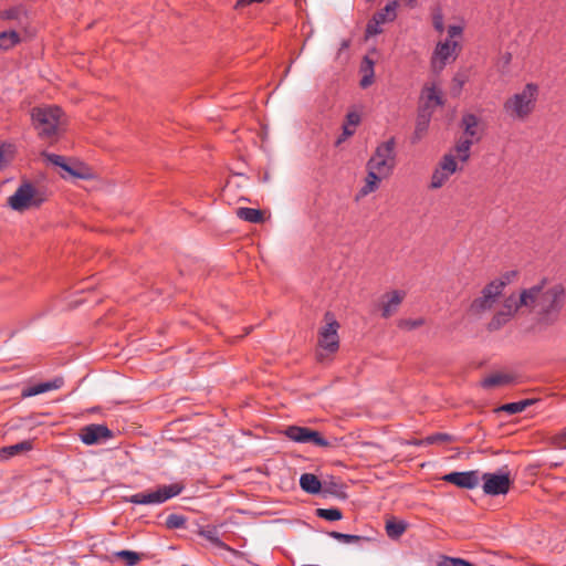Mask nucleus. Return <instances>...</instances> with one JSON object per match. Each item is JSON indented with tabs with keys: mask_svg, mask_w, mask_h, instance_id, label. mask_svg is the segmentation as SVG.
<instances>
[{
	"mask_svg": "<svg viewBox=\"0 0 566 566\" xmlns=\"http://www.w3.org/2000/svg\"><path fill=\"white\" fill-rule=\"evenodd\" d=\"M531 300L526 294V289H522L520 294L514 293L506 296L502 303L501 308L492 316L488 324V329L499 331L505 324H507L518 312L525 310L528 312V303Z\"/></svg>",
	"mask_w": 566,
	"mask_h": 566,
	"instance_id": "4",
	"label": "nucleus"
},
{
	"mask_svg": "<svg viewBox=\"0 0 566 566\" xmlns=\"http://www.w3.org/2000/svg\"><path fill=\"white\" fill-rule=\"evenodd\" d=\"M438 168H440L442 171H444L449 176L454 174L458 168L454 156L451 154L444 155L442 157Z\"/></svg>",
	"mask_w": 566,
	"mask_h": 566,
	"instance_id": "36",
	"label": "nucleus"
},
{
	"mask_svg": "<svg viewBox=\"0 0 566 566\" xmlns=\"http://www.w3.org/2000/svg\"><path fill=\"white\" fill-rule=\"evenodd\" d=\"M517 275L516 271H507L505 272L501 277L494 279L491 281V283H502V292L506 287L507 284H510L513 279Z\"/></svg>",
	"mask_w": 566,
	"mask_h": 566,
	"instance_id": "46",
	"label": "nucleus"
},
{
	"mask_svg": "<svg viewBox=\"0 0 566 566\" xmlns=\"http://www.w3.org/2000/svg\"><path fill=\"white\" fill-rule=\"evenodd\" d=\"M321 493L324 496L333 495L337 499H346L347 493L345 490V486L342 483L335 482V481H324L322 483V490Z\"/></svg>",
	"mask_w": 566,
	"mask_h": 566,
	"instance_id": "23",
	"label": "nucleus"
},
{
	"mask_svg": "<svg viewBox=\"0 0 566 566\" xmlns=\"http://www.w3.org/2000/svg\"><path fill=\"white\" fill-rule=\"evenodd\" d=\"M237 216L241 220L251 222V223H260L263 221V212L260 209L241 207L237 210Z\"/></svg>",
	"mask_w": 566,
	"mask_h": 566,
	"instance_id": "27",
	"label": "nucleus"
},
{
	"mask_svg": "<svg viewBox=\"0 0 566 566\" xmlns=\"http://www.w3.org/2000/svg\"><path fill=\"white\" fill-rule=\"evenodd\" d=\"M115 557L122 559L126 566H135L140 560L138 553L126 549L116 552Z\"/></svg>",
	"mask_w": 566,
	"mask_h": 566,
	"instance_id": "35",
	"label": "nucleus"
},
{
	"mask_svg": "<svg viewBox=\"0 0 566 566\" xmlns=\"http://www.w3.org/2000/svg\"><path fill=\"white\" fill-rule=\"evenodd\" d=\"M432 24L436 31L442 33L444 31L443 13L440 9H437L432 13Z\"/></svg>",
	"mask_w": 566,
	"mask_h": 566,
	"instance_id": "45",
	"label": "nucleus"
},
{
	"mask_svg": "<svg viewBox=\"0 0 566 566\" xmlns=\"http://www.w3.org/2000/svg\"><path fill=\"white\" fill-rule=\"evenodd\" d=\"M187 518L181 514H169L166 518V527L169 530H178L186 527Z\"/></svg>",
	"mask_w": 566,
	"mask_h": 566,
	"instance_id": "38",
	"label": "nucleus"
},
{
	"mask_svg": "<svg viewBox=\"0 0 566 566\" xmlns=\"http://www.w3.org/2000/svg\"><path fill=\"white\" fill-rule=\"evenodd\" d=\"M199 535L220 548H228L219 536V530L216 526H207L199 531Z\"/></svg>",
	"mask_w": 566,
	"mask_h": 566,
	"instance_id": "28",
	"label": "nucleus"
},
{
	"mask_svg": "<svg viewBox=\"0 0 566 566\" xmlns=\"http://www.w3.org/2000/svg\"><path fill=\"white\" fill-rule=\"evenodd\" d=\"M300 485L302 490L308 494H318L322 490V482L312 473H303L300 476Z\"/></svg>",
	"mask_w": 566,
	"mask_h": 566,
	"instance_id": "21",
	"label": "nucleus"
},
{
	"mask_svg": "<svg viewBox=\"0 0 566 566\" xmlns=\"http://www.w3.org/2000/svg\"><path fill=\"white\" fill-rule=\"evenodd\" d=\"M361 116L356 111H350L347 113L345 117V122L343 124V132L342 135L336 140V145L342 144L345 142L348 137L353 136L355 134L356 127L360 124Z\"/></svg>",
	"mask_w": 566,
	"mask_h": 566,
	"instance_id": "18",
	"label": "nucleus"
},
{
	"mask_svg": "<svg viewBox=\"0 0 566 566\" xmlns=\"http://www.w3.org/2000/svg\"><path fill=\"white\" fill-rule=\"evenodd\" d=\"M395 145L396 142L394 137L379 144L376 147L374 155L366 164L367 169H373L380 176L388 177L396 166Z\"/></svg>",
	"mask_w": 566,
	"mask_h": 566,
	"instance_id": "5",
	"label": "nucleus"
},
{
	"mask_svg": "<svg viewBox=\"0 0 566 566\" xmlns=\"http://www.w3.org/2000/svg\"><path fill=\"white\" fill-rule=\"evenodd\" d=\"M398 2L396 0L389 1L381 10L376 12L373 17L378 19L380 22H392L397 17Z\"/></svg>",
	"mask_w": 566,
	"mask_h": 566,
	"instance_id": "26",
	"label": "nucleus"
},
{
	"mask_svg": "<svg viewBox=\"0 0 566 566\" xmlns=\"http://www.w3.org/2000/svg\"><path fill=\"white\" fill-rule=\"evenodd\" d=\"M365 63H369V73L364 74V76L360 80V86L363 88H366L370 86L374 82V62L368 56L364 57Z\"/></svg>",
	"mask_w": 566,
	"mask_h": 566,
	"instance_id": "42",
	"label": "nucleus"
},
{
	"mask_svg": "<svg viewBox=\"0 0 566 566\" xmlns=\"http://www.w3.org/2000/svg\"><path fill=\"white\" fill-rule=\"evenodd\" d=\"M536 399H524L515 402L505 403L501 407L502 411H505L510 415L518 413L525 410L527 407L534 405Z\"/></svg>",
	"mask_w": 566,
	"mask_h": 566,
	"instance_id": "32",
	"label": "nucleus"
},
{
	"mask_svg": "<svg viewBox=\"0 0 566 566\" xmlns=\"http://www.w3.org/2000/svg\"><path fill=\"white\" fill-rule=\"evenodd\" d=\"M406 6L413 8L417 3V0H403Z\"/></svg>",
	"mask_w": 566,
	"mask_h": 566,
	"instance_id": "51",
	"label": "nucleus"
},
{
	"mask_svg": "<svg viewBox=\"0 0 566 566\" xmlns=\"http://www.w3.org/2000/svg\"><path fill=\"white\" fill-rule=\"evenodd\" d=\"M365 185L360 188L359 195L365 197L378 189L381 177L377 171L367 169Z\"/></svg>",
	"mask_w": 566,
	"mask_h": 566,
	"instance_id": "24",
	"label": "nucleus"
},
{
	"mask_svg": "<svg viewBox=\"0 0 566 566\" xmlns=\"http://www.w3.org/2000/svg\"><path fill=\"white\" fill-rule=\"evenodd\" d=\"M381 24H382V22H380L375 17H373L367 23L366 35L374 36V35L381 33L382 32Z\"/></svg>",
	"mask_w": 566,
	"mask_h": 566,
	"instance_id": "43",
	"label": "nucleus"
},
{
	"mask_svg": "<svg viewBox=\"0 0 566 566\" xmlns=\"http://www.w3.org/2000/svg\"><path fill=\"white\" fill-rule=\"evenodd\" d=\"M20 42V35L14 30L0 32V49L9 50Z\"/></svg>",
	"mask_w": 566,
	"mask_h": 566,
	"instance_id": "29",
	"label": "nucleus"
},
{
	"mask_svg": "<svg viewBox=\"0 0 566 566\" xmlns=\"http://www.w3.org/2000/svg\"><path fill=\"white\" fill-rule=\"evenodd\" d=\"M501 295L502 283H488L481 294L471 302L469 312L472 315L481 316L494 307Z\"/></svg>",
	"mask_w": 566,
	"mask_h": 566,
	"instance_id": "9",
	"label": "nucleus"
},
{
	"mask_svg": "<svg viewBox=\"0 0 566 566\" xmlns=\"http://www.w3.org/2000/svg\"><path fill=\"white\" fill-rule=\"evenodd\" d=\"M63 382L64 381L62 378H54L53 380L50 381L39 382L33 386L25 387L21 391V397L30 398L51 390L59 389L62 387Z\"/></svg>",
	"mask_w": 566,
	"mask_h": 566,
	"instance_id": "16",
	"label": "nucleus"
},
{
	"mask_svg": "<svg viewBox=\"0 0 566 566\" xmlns=\"http://www.w3.org/2000/svg\"><path fill=\"white\" fill-rule=\"evenodd\" d=\"M184 490L180 483L160 485L156 490L140 492L125 497V502L139 505H159L179 495Z\"/></svg>",
	"mask_w": 566,
	"mask_h": 566,
	"instance_id": "6",
	"label": "nucleus"
},
{
	"mask_svg": "<svg viewBox=\"0 0 566 566\" xmlns=\"http://www.w3.org/2000/svg\"><path fill=\"white\" fill-rule=\"evenodd\" d=\"M22 14V10L20 8H10L1 12V18L4 20H18Z\"/></svg>",
	"mask_w": 566,
	"mask_h": 566,
	"instance_id": "47",
	"label": "nucleus"
},
{
	"mask_svg": "<svg viewBox=\"0 0 566 566\" xmlns=\"http://www.w3.org/2000/svg\"><path fill=\"white\" fill-rule=\"evenodd\" d=\"M462 32H463V27L455 25V24L449 25V28H448V38H449V40L452 41V39H454L457 36H461Z\"/></svg>",
	"mask_w": 566,
	"mask_h": 566,
	"instance_id": "49",
	"label": "nucleus"
},
{
	"mask_svg": "<svg viewBox=\"0 0 566 566\" xmlns=\"http://www.w3.org/2000/svg\"><path fill=\"white\" fill-rule=\"evenodd\" d=\"M446 482L452 483L462 489H474L479 485L478 471L451 472L443 476Z\"/></svg>",
	"mask_w": 566,
	"mask_h": 566,
	"instance_id": "15",
	"label": "nucleus"
},
{
	"mask_svg": "<svg viewBox=\"0 0 566 566\" xmlns=\"http://www.w3.org/2000/svg\"><path fill=\"white\" fill-rule=\"evenodd\" d=\"M538 85L527 83L503 103L504 113L514 120H525L535 109L538 97Z\"/></svg>",
	"mask_w": 566,
	"mask_h": 566,
	"instance_id": "3",
	"label": "nucleus"
},
{
	"mask_svg": "<svg viewBox=\"0 0 566 566\" xmlns=\"http://www.w3.org/2000/svg\"><path fill=\"white\" fill-rule=\"evenodd\" d=\"M329 536L340 543H344V544H360L363 542L370 541V538L366 537V536L345 534V533L335 532V531L331 532Z\"/></svg>",
	"mask_w": 566,
	"mask_h": 566,
	"instance_id": "31",
	"label": "nucleus"
},
{
	"mask_svg": "<svg viewBox=\"0 0 566 566\" xmlns=\"http://www.w3.org/2000/svg\"><path fill=\"white\" fill-rule=\"evenodd\" d=\"M32 449L30 441H22L13 446L4 447L0 450V458L8 459L18 454L21 451H29Z\"/></svg>",
	"mask_w": 566,
	"mask_h": 566,
	"instance_id": "30",
	"label": "nucleus"
},
{
	"mask_svg": "<svg viewBox=\"0 0 566 566\" xmlns=\"http://www.w3.org/2000/svg\"><path fill=\"white\" fill-rule=\"evenodd\" d=\"M455 438L449 433L437 432L416 442L417 446L453 442Z\"/></svg>",
	"mask_w": 566,
	"mask_h": 566,
	"instance_id": "33",
	"label": "nucleus"
},
{
	"mask_svg": "<svg viewBox=\"0 0 566 566\" xmlns=\"http://www.w3.org/2000/svg\"><path fill=\"white\" fill-rule=\"evenodd\" d=\"M403 297H405V293L401 291H392L391 293H389L388 300L382 303L381 316L385 318H388L394 313H396L398 307L400 306Z\"/></svg>",
	"mask_w": 566,
	"mask_h": 566,
	"instance_id": "19",
	"label": "nucleus"
},
{
	"mask_svg": "<svg viewBox=\"0 0 566 566\" xmlns=\"http://www.w3.org/2000/svg\"><path fill=\"white\" fill-rule=\"evenodd\" d=\"M530 298L528 313L536 316L543 326L554 325L560 316L566 303V290L562 283L542 279L538 283L526 287Z\"/></svg>",
	"mask_w": 566,
	"mask_h": 566,
	"instance_id": "1",
	"label": "nucleus"
},
{
	"mask_svg": "<svg viewBox=\"0 0 566 566\" xmlns=\"http://www.w3.org/2000/svg\"><path fill=\"white\" fill-rule=\"evenodd\" d=\"M473 144L472 139H461L455 145V151L458 153L459 159L461 161H467L470 158V148Z\"/></svg>",
	"mask_w": 566,
	"mask_h": 566,
	"instance_id": "37",
	"label": "nucleus"
},
{
	"mask_svg": "<svg viewBox=\"0 0 566 566\" xmlns=\"http://www.w3.org/2000/svg\"><path fill=\"white\" fill-rule=\"evenodd\" d=\"M432 112H427L426 109H419L417 116L416 128L412 137V142L416 143L420 140L426 134L430 120H431Z\"/></svg>",
	"mask_w": 566,
	"mask_h": 566,
	"instance_id": "20",
	"label": "nucleus"
},
{
	"mask_svg": "<svg viewBox=\"0 0 566 566\" xmlns=\"http://www.w3.org/2000/svg\"><path fill=\"white\" fill-rule=\"evenodd\" d=\"M420 99L421 106L419 109H426L427 112L432 113L436 107L444 104L442 93L434 83L426 84L423 86Z\"/></svg>",
	"mask_w": 566,
	"mask_h": 566,
	"instance_id": "14",
	"label": "nucleus"
},
{
	"mask_svg": "<svg viewBox=\"0 0 566 566\" xmlns=\"http://www.w3.org/2000/svg\"><path fill=\"white\" fill-rule=\"evenodd\" d=\"M479 117L472 113H465L463 114L462 118H461V127L463 128V132H464V135L471 137V138H476V140H479L480 138L478 137V126H479Z\"/></svg>",
	"mask_w": 566,
	"mask_h": 566,
	"instance_id": "22",
	"label": "nucleus"
},
{
	"mask_svg": "<svg viewBox=\"0 0 566 566\" xmlns=\"http://www.w3.org/2000/svg\"><path fill=\"white\" fill-rule=\"evenodd\" d=\"M182 566H188V565H182Z\"/></svg>",
	"mask_w": 566,
	"mask_h": 566,
	"instance_id": "53",
	"label": "nucleus"
},
{
	"mask_svg": "<svg viewBox=\"0 0 566 566\" xmlns=\"http://www.w3.org/2000/svg\"><path fill=\"white\" fill-rule=\"evenodd\" d=\"M42 157H44L48 161H50L54 166L62 168L64 171H66L69 175L73 176V177L81 178V179L88 178V174L85 172L83 169H75V168L71 167L69 164H66L65 158L63 156L43 151Z\"/></svg>",
	"mask_w": 566,
	"mask_h": 566,
	"instance_id": "17",
	"label": "nucleus"
},
{
	"mask_svg": "<svg viewBox=\"0 0 566 566\" xmlns=\"http://www.w3.org/2000/svg\"><path fill=\"white\" fill-rule=\"evenodd\" d=\"M465 81H467L465 75L459 74V73L454 75V77L452 80V88H451L452 94L454 96H458L461 93L463 85L465 84Z\"/></svg>",
	"mask_w": 566,
	"mask_h": 566,
	"instance_id": "44",
	"label": "nucleus"
},
{
	"mask_svg": "<svg viewBox=\"0 0 566 566\" xmlns=\"http://www.w3.org/2000/svg\"><path fill=\"white\" fill-rule=\"evenodd\" d=\"M316 515L327 521H339L343 517V513L339 509H317Z\"/></svg>",
	"mask_w": 566,
	"mask_h": 566,
	"instance_id": "39",
	"label": "nucleus"
},
{
	"mask_svg": "<svg viewBox=\"0 0 566 566\" xmlns=\"http://www.w3.org/2000/svg\"><path fill=\"white\" fill-rule=\"evenodd\" d=\"M459 48L458 41L447 39L446 41L438 42L431 57L432 71L440 73L450 60L454 61L458 56L457 50Z\"/></svg>",
	"mask_w": 566,
	"mask_h": 566,
	"instance_id": "12",
	"label": "nucleus"
},
{
	"mask_svg": "<svg viewBox=\"0 0 566 566\" xmlns=\"http://www.w3.org/2000/svg\"><path fill=\"white\" fill-rule=\"evenodd\" d=\"M349 46V41L348 40H344L340 44V50H345Z\"/></svg>",
	"mask_w": 566,
	"mask_h": 566,
	"instance_id": "52",
	"label": "nucleus"
},
{
	"mask_svg": "<svg viewBox=\"0 0 566 566\" xmlns=\"http://www.w3.org/2000/svg\"><path fill=\"white\" fill-rule=\"evenodd\" d=\"M513 376L509 375V374H501V373H495V374H491L490 376L485 377L481 385L483 388H492V387H496V386H503V385H509L513 381Z\"/></svg>",
	"mask_w": 566,
	"mask_h": 566,
	"instance_id": "25",
	"label": "nucleus"
},
{
	"mask_svg": "<svg viewBox=\"0 0 566 566\" xmlns=\"http://www.w3.org/2000/svg\"><path fill=\"white\" fill-rule=\"evenodd\" d=\"M407 528V524L405 522H394L389 521L386 524V531L389 537L398 538L400 537Z\"/></svg>",
	"mask_w": 566,
	"mask_h": 566,
	"instance_id": "34",
	"label": "nucleus"
},
{
	"mask_svg": "<svg viewBox=\"0 0 566 566\" xmlns=\"http://www.w3.org/2000/svg\"><path fill=\"white\" fill-rule=\"evenodd\" d=\"M326 325L318 333V345L328 353H336L339 348V324L331 312L325 313Z\"/></svg>",
	"mask_w": 566,
	"mask_h": 566,
	"instance_id": "11",
	"label": "nucleus"
},
{
	"mask_svg": "<svg viewBox=\"0 0 566 566\" xmlns=\"http://www.w3.org/2000/svg\"><path fill=\"white\" fill-rule=\"evenodd\" d=\"M12 159L11 145L0 144V170L6 168Z\"/></svg>",
	"mask_w": 566,
	"mask_h": 566,
	"instance_id": "41",
	"label": "nucleus"
},
{
	"mask_svg": "<svg viewBox=\"0 0 566 566\" xmlns=\"http://www.w3.org/2000/svg\"><path fill=\"white\" fill-rule=\"evenodd\" d=\"M43 198L39 197L35 187L29 182H22L18 189L8 198V206L18 212L25 211L32 207H40Z\"/></svg>",
	"mask_w": 566,
	"mask_h": 566,
	"instance_id": "8",
	"label": "nucleus"
},
{
	"mask_svg": "<svg viewBox=\"0 0 566 566\" xmlns=\"http://www.w3.org/2000/svg\"><path fill=\"white\" fill-rule=\"evenodd\" d=\"M284 436L296 443H310L322 448H336L338 447L339 442L337 438L328 440L324 438L319 431L301 426L286 427L284 430Z\"/></svg>",
	"mask_w": 566,
	"mask_h": 566,
	"instance_id": "7",
	"label": "nucleus"
},
{
	"mask_svg": "<svg viewBox=\"0 0 566 566\" xmlns=\"http://www.w3.org/2000/svg\"><path fill=\"white\" fill-rule=\"evenodd\" d=\"M423 324V319H401L399 322V327L406 329H415Z\"/></svg>",
	"mask_w": 566,
	"mask_h": 566,
	"instance_id": "48",
	"label": "nucleus"
},
{
	"mask_svg": "<svg viewBox=\"0 0 566 566\" xmlns=\"http://www.w3.org/2000/svg\"><path fill=\"white\" fill-rule=\"evenodd\" d=\"M449 175L442 171L440 168H437L431 177L430 188L439 189L441 188L446 181L449 179Z\"/></svg>",
	"mask_w": 566,
	"mask_h": 566,
	"instance_id": "40",
	"label": "nucleus"
},
{
	"mask_svg": "<svg viewBox=\"0 0 566 566\" xmlns=\"http://www.w3.org/2000/svg\"><path fill=\"white\" fill-rule=\"evenodd\" d=\"M30 115L32 125L42 139L56 138L66 124L63 109L56 105L35 106Z\"/></svg>",
	"mask_w": 566,
	"mask_h": 566,
	"instance_id": "2",
	"label": "nucleus"
},
{
	"mask_svg": "<svg viewBox=\"0 0 566 566\" xmlns=\"http://www.w3.org/2000/svg\"><path fill=\"white\" fill-rule=\"evenodd\" d=\"M361 71L366 74L369 73V63L363 61Z\"/></svg>",
	"mask_w": 566,
	"mask_h": 566,
	"instance_id": "50",
	"label": "nucleus"
},
{
	"mask_svg": "<svg viewBox=\"0 0 566 566\" xmlns=\"http://www.w3.org/2000/svg\"><path fill=\"white\" fill-rule=\"evenodd\" d=\"M481 479L484 494L491 496L507 494L512 484L510 473L501 470L493 473H483Z\"/></svg>",
	"mask_w": 566,
	"mask_h": 566,
	"instance_id": "10",
	"label": "nucleus"
},
{
	"mask_svg": "<svg viewBox=\"0 0 566 566\" xmlns=\"http://www.w3.org/2000/svg\"><path fill=\"white\" fill-rule=\"evenodd\" d=\"M113 431L105 424L92 423L80 430L78 437L86 446L98 444L113 438Z\"/></svg>",
	"mask_w": 566,
	"mask_h": 566,
	"instance_id": "13",
	"label": "nucleus"
}]
</instances>
